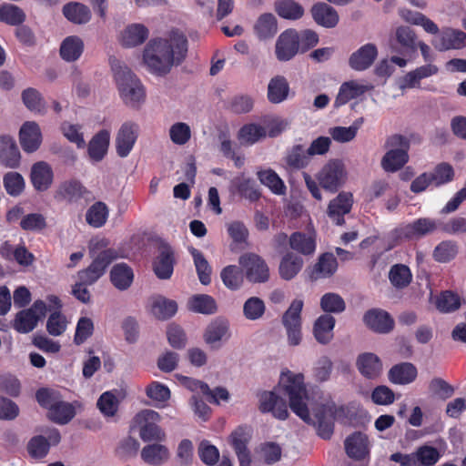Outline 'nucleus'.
<instances>
[{
	"label": "nucleus",
	"mask_w": 466,
	"mask_h": 466,
	"mask_svg": "<svg viewBox=\"0 0 466 466\" xmlns=\"http://www.w3.org/2000/svg\"><path fill=\"white\" fill-rule=\"evenodd\" d=\"M280 383L289 397L291 410L306 423L314 425L321 438L329 439L333 432L334 407L328 404L313 406L302 374H294L289 370L283 372Z\"/></svg>",
	"instance_id": "nucleus-1"
},
{
	"label": "nucleus",
	"mask_w": 466,
	"mask_h": 466,
	"mask_svg": "<svg viewBox=\"0 0 466 466\" xmlns=\"http://www.w3.org/2000/svg\"><path fill=\"white\" fill-rule=\"evenodd\" d=\"M187 54V37L174 31L166 37L151 39L144 49L143 60L151 74L165 76L174 66L183 63Z\"/></svg>",
	"instance_id": "nucleus-2"
},
{
	"label": "nucleus",
	"mask_w": 466,
	"mask_h": 466,
	"mask_svg": "<svg viewBox=\"0 0 466 466\" xmlns=\"http://www.w3.org/2000/svg\"><path fill=\"white\" fill-rule=\"evenodd\" d=\"M109 62L120 97L127 106H137L145 98L141 82L120 60L110 57Z\"/></svg>",
	"instance_id": "nucleus-3"
},
{
	"label": "nucleus",
	"mask_w": 466,
	"mask_h": 466,
	"mask_svg": "<svg viewBox=\"0 0 466 466\" xmlns=\"http://www.w3.org/2000/svg\"><path fill=\"white\" fill-rule=\"evenodd\" d=\"M388 152L381 159V167L387 172L400 170L409 160V139L402 135H392L385 142Z\"/></svg>",
	"instance_id": "nucleus-4"
},
{
	"label": "nucleus",
	"mask_w": 466,
	"mask_h": 466,
	"mask_svg": "<svg viewBox=\"0 0 466 466\" xmlns=\"http://www.w3.org/2000/svg\"><path fill=\"white\" fill-rule=\"evenodd\" d=\"M388 47L391 54L407 56L418 50V35L409 25H398L390 34Z\"/></svg>",
	"instance_id": "nucleus-5"
},
{
	"label": "nucleus",
	"mask_w": 466,
	"mask_h": 466,
	"mask_svg": "<svg viewBox=\"0 0 466 466\" xmlns=\"http://www.w3.org/2000/svg\"><path fill=\"white\" fill-rule=\"evenodd\" d=\"M238 264L250 283H265L269 279V268L267 262L258 254L245 253L241 255L238 258Z\"/></svg>",
	"instance_id": "nucleus-6"
},
{
	"label": "nucleus",
	"mask_w": 466,
	"mask_h": 466,
	"mask_svg": "<svg viewBox=\"0 0 466 466\" xmlns=\"http://www.w3.org/2000/svg\"><path fill=\"white\" fill-rule=\"evenodd\" d=\"M302 299H294L282 316V324L286 329L288 342L290 346H298L302 339L301 311Z\"/></svg>",
	"instance_id": "nucleus-7"
},
{
	"label": "nucleus",
	"mask_w": 466,
	"mask_h": 466,
	"mask_svg": "<svg viewBox=\"0 0 466 466\" xmlns=\"http://www.w3.org/2000/svg\"><path fill=\"white\" fill-rule=\"evenodd\" d=\"M317 177L324 189L336 192L346 180L344 165L339 160L329 161L319 172Z\"/></svg>",
	"instance_id": "nucleus-8"
},
{
	"label": "nucleus",
	"mask_w": 466,
	"mask_h": 466,
	"mask_svg": "<svg viewBox=\"0 0 466 466\" xmlns=\"http://www.w3.org/2000/svg\"><path fill=\"white\" fill-rule=\"evenodd\" d=\"M46 305L43 300H36L27 309H23L15 315L14 329L19 333H28L37 325L39 319L45 317Z\"/></svg>",
	"instance_id": "nucleus-9"
},
{
	"label": "nucleus",
	"mask_w": 466,
	"mask_h": 466,
	"mask_svg": "<svg viewBox=\"0 0 466 466\" xmlns=\"http://www.w3.org/2000/svg\"><path fill=\"white\" fill-rule=\"evenodd\" d=\"M437 229V222L429 218H419L412 223L401 225L393 231L394 238L402 239H419Z\"/></svg>",
	"instance_id": "nucleus-10"
},
{
	"label": "nucleus",
	"mask_w": 466,
	"mask_h": 466,
	"mask_svg": "<svg viewBox=\"0 0 466 466\" xmlns=\"http://www.w3.org/2000/svg\"><path fill=\"white\" fill-rule=\"evenodd\" d=\"M160 419L159 414L152 410H144L140 411L136 420L139 423V436L143 441H162L165 439V433L155 423Z\"/></svg>",
	"instance_id": "nucleus-11"
},
{
	"label": "nucleus",
	"mask_w": 466,
	"mask_h": 466,
	"mask_svg": "<svg viewBox=\"0 0 466 466\" xmlns=\"http://www.w3.org/2000/svg\"><path fill=\"white\" fill-rule=\"evenodd\" d=\"M90 191L77 179H68L61 182L54 193V198L59 202L76 203L80 199L90 200Z\"/></svg>",
	"instance_id": "nucleus-12"
},
{
	"label": "nucleus",
	"mask_w": 466,
	"mask_h": 466,
	"mask_svg": "<svg viewBox=\"0 0 466 466\" xmlns=\"http://www.w3.org/2000/svg\"><path fill=\"white\" fill-rule=\"evenodd\" d=\"M139 133V126L133 121L124 122L116 137V150L120 157H127L133 149Z\"/></svg>",
	"instance_id": "nucleus-13"
},
{
	"label": "nucleus",
	"mask_w": 466,
	"mask_h": 466,
	"mask_svg": "<svg viewBox=\"0 0 466 466\" xmlns=\"http://www.w3.org/2000/svg\"><path fill=\"white\" fill-rule=\"evenodd\" d=\"M175 256L173 248L165 242L157 248V255L153 262V270L160 279H169L173 274Z\"/></svg>",
	"instance_id": "nucleus-14"
},
{
	"label": "nucleus",
	"mask_w": 466,
	"mask_h": 466,
	"mask_svg": "<svg viewBox=\"0 0 466 466\" xmlns=\"http://www.w3.org/2000/svg\"><path fill=\"white\" fill-rule=\"evenodd\" d=\"M432 46L439 51L461 49L466 46V33L451 27L443 28L432 40Z\"/></svg>",
	"instance_id": "nucleus-15"
},
{
	"label": "nucleus",
	"mask_w": 466,
	"mask_h": 466,
	"mask_svg": "<svg viewBox=\"0 0 466 466\" xmlns=\"http://www.w3.org/2000/svg\"><path fill=\"white\" fill-rule=\"evenodd\" d=\"M299 50V35L297 31L289 29L283 32L276 42V56L279 61H289Z\"/></svg>",
	"instance_id": "nucleus-16"
},
{
	"label": "nucleus",
	"mask_w": 466,
	"mask_h": 466,
	"mask_svg": "<svg viewBox=\"0 0 466 466\" xmlns=\"http://www.w3.org/2000/svg\"><path fill=\"white\" fill-rule=\"evenodd\" d=\"M439 67L433 63H426L405 74L400 80L401 89L420 87V81L436 76Z\"/></svg>",
	"instance_id": "nucleus-17"
},
{
	"label": "nucleus",
	"mask_w": 466,
	"mask_h": 466,
	"mask_svg": "<svg viewBox=\"0 0 466 466\" xmlns=\"http://www.w3.org/2000/svg\"><path fill=\"white\" fill-rule=\"evenodd\" d=\"M19 141L26 153L36 151L42 143V133L39 125L35 121L25 122L19 130Z\"/></svg>",
	"instance_id": "nucleus-18"
},
{
	"label": "nucleus",
	"mask_w": 466,
	"mask_h": 466,
	"mask_svg": "<svg viewBox=\"0 0 466 466\" xmlns=\"http://www.w3.org/2000/svg\"><path fill=\"white\" fill-rule=\"evenodd\" d=\"M250 440V431L247 427H238L230 435L231 445L238 456L239 466H250L251 456L247 448Z\"/></svg>",
	"instance_id": "nucleus-19"
},
{
	"label": "nucleus",
	"mask_w": 466,
	"mask_h": 466,
	"mask_svg": "<svg viewBox=\"0 0 466 466\" xmlns=\"http://www.w3.org/2000/svg\"><path fill=\"white\" fill-rule=\"evenodd\" d=\"M353 203L352 194L350 192H340L335 198H333L329 206L327 214L328 217L336 224L343 225L344 216L350 213Z\"/></svg>",
	"instance_id": "nucleus-20"
},
{
	"label": "nucleus",
	"mask_w": 466,
	"mask_h": 466,
	"mask_svg": "<svg viewBox=\"0 0 466 466\" xmlns=\"http://www.w3.org/2000/svg\"><path fill=\"white\" fill-rule=\"evenodd\" d=\"M30 180L36 191L47 190L54 180V173L51 166L45 161L35 163L30 171Z\"/></svg>",
	"instance_id": "nucleus-21"
},
{
	"label": "nucleus",
	"mask_w": 466,
	"mask_h": 466,
	"mask_svg": "<svg viewBox=\"0 0 466 466\" xmlns=\"http://www.w3.org/2000/svg\"><path fill=\"white\" fill-rule=\"evenodd\" d=\"M378 56V49L374 44L369 43L353 52L349 58L350 66L356 71L368 69Z\"/></svg>",
	"instance_id": "nucleus-22"
},
{
	"label": "nucleus",
	"mask_w": 466,
	"mask_h": 466,
	"mask_svg": "<svg viewBox=\"0 0 466 466\" xmlns=\"http://www.w3.org/2000/svg\"><path fill=\"white\" fill-rule=\"evenodd\" d=\"M21 154L15 139L4 135L0 137V163L8 168H16L20 165Z\"/></svg>",
	"instance_id": "nucleus-23"
},
{
	"label": "nucleus",
	"mask_w": 466,
	"mask_h": 466,
	"mask_svg": "<svg viewBox=\"0 0 466 466\" xmlns=\"http://www.w3.org/2000/svg\"><path fill=\"white\" fill-rule=\"evenodd\" d=\"M365 324L378 333H388L394 326L390 315L381 309H370L363 317Z\"/></svg>",
	"instance_id": "nucleus-24"
},
{
	"label": "nucleus",
	"mask_w": 466,
	"mask_h": 466,
	"mask_svg": "<svg viewBox=\"0 0 466 466\" xmlns=\"http://www.w3.org/2000/svg\"><path fill=\"white\" fill-rule=\"evenodd\" d=\"M356 366L359 371L368 379H376L382 370L380 358L371 352H365L357 358Z\"/></svg>",
	"instance_id": "nucleus-25"
},
{
	"label": "nucleus",
	"mask_w": 466,
	"mask_h": 466,
	"mask_svg": "<svg viewBox=\"0 0 466 466\" xmlns=\"http://www.w3.org/2000/svg\"><path fill=\"white\" fill-rule=\"evenodd\" d=\"M140 455L146 463L161 466L169 460L170 452L165 445L156 442L145 446L141 450Z\"/></svg>",
	"instance_id": "nucleus-26"
},
{
	"label": "nucleus",
	"mask_w": 466,
	"mask_h": 466,
	"mask_svg": "<svg viewBox=\"0 0 466 466\" xmlns=\"http://www.w3.org/2000/svg\"><path fill=\"white\" fill-rule=\"evenodd\" d=\"M345 450L349 457L354 460H362L369 454L368 438L366 435L356 432L345 441Z\"/></svg>",
	"instance_id": "nucleus-27"
},
{
	"label": "nucleus",
	"mask_w": 466,
	"mask_h": 466,
	"mask_svg": "<svg viewBox=\"0 0 466 466\" xmlns=\"http://www.w3.org/2000/svg\"><path fill=\"white\" fill-rule=\"evenodd\" d=\"M311 14L315 22L327 28H332L339 22L337 11L325 3H319L312 6Z\"/></svg>",
	"instance_id": "nucleus-28"
},
{
	"label": "nucleus",
	"mask_w": 466,
	"mask_h": 466,
	"mask_svg": "<svg viewBox=\"0 0 466 466\" xmlns=\"http://www.w3.org/2000/svg\"><path fill=\"white\" fill-rule=\"evenodd\" d=\"M303 259L298 255L288 252L283 256L279 266V274L284 280L293 279L302 269Z\"/></svg>",
	"instance_id": "nucleus-29"
},
{
	"label": "nucleus",
	"mask_w": 466,
	"mask_h": 466,
	"mask_svg": "<svg viewBox=\"0 0 466 466\" xmlns=\"http://www.w3.org/2000/svg\"><path fill=\"white\" fill-rule=\"evenodd\" d=\"M335 319L329 314L319 316L314 323L313 334L316 340L320 344H328L333 338Z\"/></svg>",
	"instance_id": "nucleus-30"
},
{
	"label": "nucleus",
	"mask_w": 466,
	"mask_h": 466,
	"mask_svg": "<svg viewBox=\"0 0 466 466\" xmlns=\"http://www.w3.org/2000/svg\"><path fill=\"white\" fill-rule=\"evenodd\" d=\"M338 268L337 259L331 253H324L319 256L318 262L314 265L311 272L310 279L317 280L332 276Z\"/></svg>",
	"instance_id": "nucleus-31"
},
{
	"label": "nucleus",
	"mask_w": 466,
	"mask_h": 466,
	"mask_svg": "<svg viewBox=\"0 0 466 466\" xmlns=\"http://www.w3.org/2000/svg\"><path fill=\"white\" fill-rule=\"evenodd\" d=\"M148 37V30L142 24H132L126 27L121 34V44L126 47L142 45Z\"/></svg>",
	"instance_id": "nucleus-32"
},
{
	"label": "nucleus",
	"mask_w": 466,
	"mask_h": 466,
	"mask_svg": "<svg viewBox=\"0 0 466 466\" xmlns=\"http://www.w3.org/2000/svg\"><path fill=\"white\" fill-rule=\"evenodd\" d=\"M416 367L410 362L394 365L389 371V380L394 384L411 383L417 377Z\"/></svg>",
	"instance_id": "nucleus-33"
},
{
	"label": "nucleus",
	"mask_w": 466,
	"mask_h": 466,
	"mask_svg": "<svg viewBox=\"0 0 466 466\" xmlns=\"http://www.w3.org/2000/svg\"><path fill=\"white\" fill-rule=\"evenodd\" d=\"M254 32L260 40L274 37L278 32V21L271 13L262 14L254 25Z\"/></svg>",
	"instance_id": "nucleus-34"
},
{
	"label": "nucleus",
	"mask_w": 466,
	"mask_h": 466,
	"mask_svg": "<svg viewBox=\"0 0 466 466\" xmlns=\"http://www.w3.org/2000/svg\"><path fill=\"white\" fill-rule=\"evenodd\" d=\"M289 85L282 76L272 77L268 85V99L272 104H279L288 98Z\"/></svg>",
	"instance_id": "nucleus-35"
},
{
	"label": "nucleus",
	"mask_w": 466,
	"mask_h": 466,
	"mask_svg": "<svg viewBox=\"0 0 466 466\" xmlns=\"http://www.w3.org/2000/svg\"><path fill=\"white\" fill-rule=\"evenodd\" d=\"M229 338L228 321L222 319H216L206 329L204 339L208 344L214 345L223 339Z\"/></svg>",
	"instance_id": "nucleus-36"
},
{
	"label": "nucleus",
	"mask_w": 466,
	"mask_h": 466,
	"mask_svg": "<svg viewBox=\"0 0 466 466\" xmlns=\"http://www.w3.org/2000/svg\"><path fill=\"white\" fill-rule=\"evenodd\" d=\"M112 284L119 290L127 289L134 279L132 268L126 263L116 264L110 271Z\"/></svg>",
	"instance_id": "nucleus-37"
},
{
	"label": "nucleus",
	"mask_w": 466,
	"mask_h": 466,
	"mask_svg": "<svg viewBox=\"0 0 466 466\" xmlns=\"http://www.w3.org/2000/svg\"><path fill=\"white\" fill-rule=\"evenodd\" d=\"M110 134L101 130L96 134L88 144V155L94 161H101L106 156L109 146Z\"/></svg>",
	"instance_id": "nucleus-38"
},
{
	"label": "nucleus",
	"mask_w": 466,
	"mask_h": 466,
	"mask_svg": "<svg viewBox=\"0 0 466 466\" xmlns=\"http://www.w3.org/2000/svg\"><path fill=\"white\" fill-rule=\"evenodd\" d=\"M368 90L364 85H360L356 81L345 82L340 86L339 94L334 102L336 107H339L347 104L350 100L357 98Z\"/></svg>",
	"instance_id": "nucleus-39"
},
{
	"label": "nucleus",
	"mask_w": 466,
	"mask_h": 466,
	"mask_svg": "<svg viewBox=\"0 0 466 466\" xmlns=\"http://www.w3.org/2000/svg\"><path fill=\"white\" fill-rule=\"evenodd\" d=\"M233 185L238 193L250 202L258 201L261 197V192L255 180L246 177L244 175L235 177Z\"/></svg>",
	"instance_id": "nucleus-40"
},
{
	"label": "nucleus",
	"mask_w": 466,
	"mask_h": 466,
	"mask_svg": "<svg viewBox=\"0 0 466 466\" xmlns=\"http://www.w3.org/2000/svg\"><path fill=\"white\" fill-rule=\"evenodd\" d=\"M84 50L82 39L76 35L65 38L60 46V56L66 62L77 60Z\"/></svg>",
	"instance_id": "nucleus-41"
},
{
	"label": "nucleus",
	"mask_w": 466,
	"mask_h": 466,
	"mask_svg": "<svg viewBox=\"0 0 466 466\" xmlns=\"http://www.w3.org/2000/svg\"><path fill=\"white\" fill-rule=\"evenodd\" d=\"M63 14L67 20L77 25L86 24L91 19V12L89 8L86 5L76 2H72L64 5Z\"/></svg>",
	"instance_id": "nucleus-42"
},
{
	"label": "nucleus",
	"mask_w": 466,
	"mask_h": 466,
	"mask_svg": "<svg viewBox=\"0 0 466 466\" xmlns=\"http://www.w3.org/2000/svg\"><path fill=\"white\" fill-rule=\"evenodd\" d=\"M289 247L305 256L312 255L316 249V240L313 236L302 232H294L289 237Z\"/></svg>",
	"instance_id": "nucleus-43"
},
{
	"label": "nucleus",
	"mask_w": 466,
	"mask_h": 466,
	"mask_svg": "<svg viewBox=\"0 0 466 466\" xmlns=\"http://www.w3.org/2000/svg\"><path fill=\"white\" fill-rule=\"evenodd\" d=\"M244 271L236 265L225 267L220 272L223 284L230 290L239 289L244 283Z\"/></svg>",
	"instance_id": "nucleus-44"
},
{
	"label": "nucleus",
	"mask_w": 466,
	"mask_h": 466,
	"mask_svg": "<svg viewBox=\"0 0 466 466\" xmlns=\"http://www.w3.org/2000/svg\"><path fill=\"white\" fill-rule=\"evenodd\" d=\"M188 251L193 258L194 265L200 283L203 285H208L211 282L212 272L209 263L200 250L190 247Z\"/></svg>",
	"instance_id": "nucleus-45"
},
{
	"label": "nucleus",
	"mask_w": 466,
	"mask_h": 466,
	"mask_svg": "<svg viewBox=\"0 0 466 466\" xmlns=\"http://www.w3.org/2000/svg\"><path fill=\"white\" fill-rule=\"evenodd\" d=\"M108 214L107 206L102 201H97L87 209L86 221L92 228H98L106 224Z\"/></svg>",
	"instance_id": "nucleus-46"
},
{
	"label": "nucleus",
	"mask_w": 466,
	"mask_h": 466,
	"mask_svg": "<svg viewBox=\"0 0 466 466\" xmlns=\"http://www.w3.org/2000/svg\"><path fill=\"white\" fill-rule=\"evenodd\" d=\"M177 310V302L164 297L154 298L151 304L152 314L159 319H167L175 315Z\"/></svg>",
	"instance_id": "nucleus-47"
},
{
	"label": "nucleus",
	"mask_w": 466,
	"mask_h": 466,
	"mask_svg": "<svg viewBox=\"0 0 466 466\" xmlns=\"http://www.w3.org/2000/svg\"><path fill=\"white\" fill-rule=\"evenodd\" d=\"M76 415L74 406L62 399L47 413L48 418L56 423L64 425L68 423Z\"/></svg>",
	"instance_id": "nucleus-48"
},
{
	"label": "nucleus",
	"mask_w": 466,
	"mask_h": 466,
	"mask_svg": "<svg viewBox=\"0 0 466 466\" xmlns=\"http://www.w3.org/2000/svg\"><path fill=\"white\" fill-rule=\"evenodd\" d=\"M275 11L285 19L296 20L304 14L303 7L294 0H276Z\"/></svg>",
	"instance_id": "nucleus-49"
},
{
	"label": "nucleus",
	"mask_w": 466,
	"mask_h": 466,
	"mask_svg": "<svg viewBox=\"0 0 466 466\" xmlns=\"http://www.w3.org/2000/svg\"><path fill=\"white\" fill-rule=\"evenodd\" d=\"M260 183L270 189L276 195H284L286 193V186L279 175L272 169L268 168L257 173Z\"/></svg>",
	"instance_id": "nucleus-50"
},
{
	"label": "nucleus",
	"mask_w": 466,
	"mask_h": 466,
	"mask_svg": "<svg viewBox=\"0 0 466 466\" xmlns=\"http://www.w3.org/2000/svg\"><path fill=\"white\" fill-rule=\"evenodd\" d=\"M266 136V127L257 124H248L239 129L238 137L241 144L253 145Z\"/></svg>",
	"instance_id": "nucleus-51"
},
{
	"label": "nucleus",
	"mask_w": 466,
	"mask_h": 466,
	"mask_svg": "<svg viewBox=\"0 0 466 466\" xmlns=\"http://www.w3.org/2000/svg\"><path fill=\"white\" fill-rule=\"evenodd\" d=\"M25 13L17 5L5 4L0 6V22L9 25H19L25 22Z\"/></svg>",
	"instance_id": "nucleus-52"
},
{
	"label": "nucleus",
	"mask_w": 466,
	"mask_h": 466,
	"mask_svg": "<svg viewBox=\"0 0 466 466\" xmlns=\"http://www.w3.org/2000/svg\"><path fill=\"white\" fill-rule=\"evenodd\" d=\"M190 310L201 314H213L217 311L215 299L206 294L195 295L188 300Z\"/></svg>",
	"instance_id": "nucleus-53"
},
{
	"label": "nucleus",
	"mask_w": 466,
	"mask_h": 466,
	"mask_svg": "<svg viewBox=\"0 0 466 466\" xmlns=\"http://www.w3.org/2000/svg\"><path fill=\"white\" fill-rule=\"evenodd\" d=\"M309 155L303 145L293 146L286 156V163L293 168L300 169L309 163Z\"/></svg>",
	"instance_id": "nucleus-54"
},
{
	"label": "nucleus",
	"mask_w": 466,
	"mask_h": 466,
	"mask_svg": "<svg viewBox=\"0 0 466 466\" xmlns=\"http://www.w3.org/2000/svg\"><path fill=\"white\" fill-rule=\"evenodd\" d=\"M117 258V252L114 249L108 248L101 251L96 258H94L92 263L88 266L95 274H98L101 278L106 268Z\"/></svg>",
	"instance_id": "nucleus-55"
},
{
	"label": "nucleus",
	"mask_w": 466,
	"mask_h": 466,
	"mask_svg": "<svg viewBox=\"0 0 466 466\" xmlns=\"http://www.w3.org/2000/svg\"><path fill=\"white\" fill-rule=\"evenodd\" d=\"M117 258V252L114 249L108 248L101 251L96 258H94L92 263L88 266L95 274H98L101 278L106 268Z\"/></svg>",
	"instance_id": "nucleus-56"
},
{
	"label": "nucleus",
	"mask_w": 466,
	"mask_h": 466,
	"mask_svg": "<svg viewBox=\"0 0 466 466\" xmlns=\"http://www.w3.org/2000/svg\"><path fill=\"white\" fill-rule=\"evenodd\" d=\"M24 105L32 112L43 114L46 112V104L41 94L35 88L28 87L22 92Z\"/></svg>",
	"instance_id": "nucleus-57"
},
{
	"label": "nucleus",
	"mask_w": 466,
	"mask_h": 466,
	"mask_svg": "<svg viewBox=\"0 0 466 466\" xmlns=\"http://www.w3.org/2000/svg\"><path fill=\"white\" fill-rule=\"evenodd\" d=\"M320 308L326 313L339 314L345 310L346 303L339 294L329 292L321 297Z\"/></svg>",
	"instance_id": "nucleus-58"
},
{
	"label": "nucleus",
	"mask_w": 466,
	"mask_h": 466,
	"mask_svg": "<svg viewBox=\"0 0 466 466\" xmlns=\"http://www.w3.org/2000/svg\"><path fill=\"white\" fill-rule=\"evenodd\" d=\"M389 278L394 287L403 289L410 283L411 273L407 266L397 264L391 267Z\"/></svg>",
	"instance_id": "nucleus-59"
},
{
	"label": "nucleus",
	"mask_w": 466,
	"mask_h": 466,
	"mask_svg": "<svg viewBox=\"0 0 466 466\" xmlns=\"http://www.w3.org/2000/svg\"><path fill=\"white\" fill-rule=\"evenodd\" d=\"M96 405L104 416L113 417L118 410L119 400L113 391H106L99 397Z\"/></svg>",
	"instance_id": "nucleus-60"
},
{
	"label": "nucleus",
	"mask_w": 466,
	"mask_h": 466,
	"mask_svg": "<svg viewBox=\"0 0 466 466\" xmlns=\"http://www.w3.org/2000/svg\"><path fill=\"white\" fill-rule=\"evenodd\" d=\"M6 192L12 197H18L25 189V179L21 174L14 171L7 172L3 178Z\"/></svg>",
	"instance_id": "nucleus-61"
},
{
	"label": "nucleus",
	"mask_w": 466,
	"mask_h": 466,
	"mask_svg": "<svg viewBox=\"0 0 466 466\" xmlns=\"http://www.w3.org/2000/svg\"><path fill=\"white\" fill-rule=\"evenodd\" d=\"M414 453L417 466H433L441 457L436 448L427 445L418 448Z\"/></svg>",
	"instance_id": "nucleus-62"
},
{
	"label": "nucleus",
	"mask_w": 466,
	"mask_h": 466,
	"mask_svg": "<svg viewBox=\"0 0 466 466\" xmlns=\"http://www.w3.org/2000/svg\"><path fill=\"white\" fill-rule=\"evenodd\" d=\"M461 306V299L458 295L446 290L441 293L436 299L437 309L443 313L457 310Z\"/></svg>",
	"instance_id": "nucleus-63"
},
{
	"label": "nucleus",
	"mask_w": 466,
	"mask_h": 466,
	"mask_svg": "<svg viewBox=\"0 0 466 466\" xmlns=\"http://www.w3.org/2000/svg\"><path fill=\"white\" fill-rule=\"evenodd\" d=\"M265 303L258 297L248 299L243 305V313L246 319L256 320L260 319L265 313Z\"/></svg>",
	"instance_id": "nucleus-64"
}]
</instances>
